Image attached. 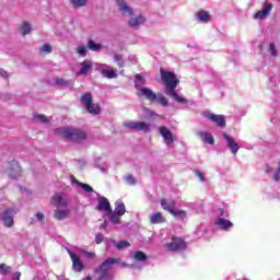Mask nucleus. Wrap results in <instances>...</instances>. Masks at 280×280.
<instances>
[{
  "label": "nucleus",
  "instance_id": "26",
  "mask_svg": "<svg viewBox=\"0 0 280 280\" xmlns=\"http://www.w3.org/2000/svg\"><path fill=\"white\" fill-rule=\"evenodd\" d=\"M88 48L91 49V51H100V49H102V44H97L95 40L90 39L88 42Z\"/></svg>",
  "mask_w": 280,
  "mask_h": 280
},
{
  "label": "nucleus",
  "instance_id": "45",
  "mask_svg": "<svg viewBox=\"0 0 280 280\" xmlns=\"http://www.w3.org/2000/svg\"><path fill=\"white\" fill-rule=\"evenodd\" d=\"M195 174H197V176L201 180V183H205V174L202 172L196 170Z\"/></svg>",
  "mask_w": 280,
  "mask_h": 280
},
{
  "label": "nucleus",
  "instance_id": "2",
  "mask_svg": "<svg viewBox=\"0 0 280 280\" xmlns=\"http://www.w3.org/2000/svg\"><path fill=\"white\" fill-rule=\"evenodd\" d=\"M115 264H121V258H107L105 259L97 269L94 270L95 275H98V279L96 280H113V276H110V268L115 266Z\"/></svg>",
  "mask_w": 280,
  "mask_h": 280
},
{
  "label": "nucleus",
  "instance_id": "49",
  "mask_svg": "<svg viewBox=\"0 0 280 280\" xmlns=\"http://www.w3.org/2000/svg\"><path fill=\"white\" fill-rule=\"evenodd\" d=\"M36 218H37V220H38L39 222H43V221L45 220V214H43V212H38V213L36 214Z\"/></svg>",
  "mask_w": 280,
  "mask_h": 280
},
{
  "label": "nucleus",
  "instance_id": "25",
  "mask_svg": "<svg viewBox=\"0 0 280 280\" xmlns=\"http://www.w3.org/2000/svg\"><path fill=\"white\" fill-rule=\"evenodd\" d=\"M102 75L104 78H107L108 80H113V79L117 78V72L113 69H105L102 71Z\"/></svg>",
  "mask_w": 280,
  "mask_h": 280
},
{
  "label": "nucleus",
  "instance_id": "52",
  "mask_svg": "<svg viewBox=\"0 0 280 280\" xmlns=\"http://www.w3.org/2000/svg\"><path fill=\"white\" fill-rule=\"evenodd\" d=\"M57 84H65V80H62V79L57 80Z\"/></svg>",
  "mask_w": 280,
  "mask_h": 280
},
{
  "label": "nucleus",
  "instance_id": "35",
  "mask_svg": "<svg viewBox=\"0 0 280 280\" xmlns=\"http://www.w3.org/2000/svg\"><path fill=\"white\" fill-rule=\"evenodd\" d=\"M39 51L42 54H51L52 49H51V45L49 44H44L40 48Z\"/></svg>",
  "mask_w": 280,
  "mask_h": 280
},
{
  "label": "nucleus",
  "instance_id": "12",
  "mask_svg": "<svg viewBox=\"0 0 280 280\" xmlns=\"http://www.w3.org/2000/svg\"><path fill=\"white\" fill-rule=\"evenodd\" d=\"M210 121H213V124H217L219 128H225L226 127V118L222 115H215V114H208L206 116Z\"/></svg>",
  "mask_w": 280,
  "mask_h": 280
},
{
  "label": "nucleus",
  "instance_id": "33",
  "mask_svg": "<svg viewBox=\"0 0 280 280\" xmlns=\"http://www.w3.org/2000/svg\"><path fill=\"white\" fill-rule=\"evenodd\" d=\"M10 270H12V267H10L5 264H0V275L5 277V275H10Z\"/></svg>",
  "mask_w": 280,
  "mask_h": 280
},
{
  "label": "nucleus",
  "instance_id": "17",
  "mask_svg": "<svg viewBox=\"0 0 280 280\" xmlns=\"http://www.w3.org/2000/svg\"><path fill=\"white\" fill-rule=\"evenodd\" d=\"M161 207L164 209V211H168V213H172L174 211V208L176 207V201L174 199H161Z\"/></svg>",
  "mask_w": 280,
  "mask_h": 280
},
{
  "label": "nucleus",
  "instance_id": "1",
  "mask_svg": "<svg viewBox=\"0 0 280 280\" xmlns=\"http://www.w3.org/2000/svg\"><path fill=\"white\" fill-rule=\"evenodd\" d=\"M162 83L165 86V93L168 97H173L175 102L178 104H187V98L180 97L178 93H176V88L180 84V80L176 78V74L172 71H165L163 69L160 70Z\"/></svg>",
  "mask_w": 280,
  "mask_h": 280
},
{
  "label": "nucleus",
  "instance_id": "21",
  "mask_svg": "<svg viewBox=\"0 0 280 280\" xmlns=\"http://www.w3.org/2000/svg\"><path fill=\"white\" fill-rule=\"evenodd\" d=\"M81 69L79 72H77V75H84L85 73H89L90 69H93V63L89 60H83L81 63Z\"/></svg>",
  "mask_w": 280,
  "mask_h": 280
},
{
  "label": "nucleus",
  "instance_id": "37",
  "mask_svg": "<svg viewBox=\"0 0 280 280\" xmlns=\"http://www.w3.org/2000/svg\"><path fill=\"white\" fill-rule=\"evenodd\" d=\"M34 119H37V121H40L42 124H47L49 120L47 119V116L43 114H37L34 116Z\"/></svg>",
  "mask_w": 280,
  "mask_h": 280
},
{
  "label": "nucleus",
  "instance_id": "47",
  "mask_svg": "<svg viewBox=\"0 0 280 280\" xmlns=\"http://www.w3.org/2000/svg\"><path fill=\"white\" fill-rule=\"evenodd\" d=\"M85 257H88V259H95L96 255L93 252H85Z\"/></svg>",
  "mask_w": 280,
  "mask_h": 280
},
{
  "label": "nucleus",
  "instance_id": "36",
  "mask_svg": "<svg viewBox=\"0 0 280 280\" xmlns=\"http://www.w3.org/2000/svg\"><path fill=\"white\" fill-rule=\"evenodd\" d=\"M78 185H79V187H82V189H84V191H86V194L93 192V187H91L89 184L78 182Z\"/></svg>",
  "mask_w": 280,
  "mask_h": 280
},
{
  "label": "nucleus",
  "instance_id": "7",
  "mask_svg": "<svg viewBox=\"0 0 280 280\" xmlns=\"http://www.w3.org/2000/svg\"><path fill=\"white\" fill-rule=\"evenodd\" d=\"M124 127L128 130L150 132V124L143 121H126L124 122Z\"/></svg>",
  "mask_w": 280,
  "mask_h": 280
},
{
  "label": "nucleus",
  "instance_id": "41",
  "mask_svg": "<svg viewBox=\"0 0 280 280\" xmlns=\"http://www.w3.org/2000/svg\"><path fill=\"white\" fill-rule=\"evenodd\" d=\"M135 80H136V84H139V82H141V84H145V77L141 74H136Z\"/></svg>",
  "mask_w": 280,
  "mask_h": 280
},
{
  "label": "nucleus",
  "instance_id": "16",
  "mask_svg": "<svg viewBox=\"0 0 280 280\" xmlns=\"http://www.w3.org/2000/svg\"><path fill=\"white\" fill-rule=\"evenodd\" d=\"M270 12H272V4H265L261 11L255 13L254 19H259L261 21L266 19Z\"/></svg>",
  "mask_w": 280,
  "mask_h": 280
},
{
  "label": "nucleus",
  "instance_id": "31",
  "mask_svg": "<svg viewBox=\"0 0 280 280\" xmlns=\"http://www.w3.org/2000/svg\"><path fill=\"white\" fill-rule=\"evenodd\" d=\"M155 102H158V104H161L162 106H167L170 104V101H167V98L163 96V94H158Z\"/></svg>",
  "mask_w": 280,
  "mask_h": 280
},
{
  "label": "nucleus",
  "instance_id": "22",
  "mask_svg": "<svg viewBox=\"0 0 280 280\" xmlns=\"http://www.w3.org/2000/svg\"><path fill=\"white\" fill-rule=\"evenodd\" d=\"M69 210H61V209H57L54 212V218L55 220H65L67 218H69Z\"/></svg>",
  "mask_w": 280,
  "mask_h": 280
},
{
  "label": "nucleus",
  "instance_id": "46",
  "mask_svg": "<svg viewBox=\"0 0 280 280\" xmlns=\"http://www.w3.org/2000/svg\"><path fill=\"white\" fill-rule=\"evenodd\" d=\"M220 217L219 218H229V212H225L224 209H219Z\"/></svg>",
  "mask_w": 280,
  "mask_h": 280
},
{
  "label": "nucleus",
  "instance_id": "3",
  "mask_svg": "<svg viewBox=\"0 0 280 280\" xmlns=\"http://www.w3.org/2000/svg\"><path fill=\"white\" fill-rule=\"evenodd\" d=\"M80 102L81 104H84L90 115H100V113H102V108L100 107V104L93 103V95L91 94V92L83 94L80 97Z\"/></svg>",
  "mask_w": 280,
  "mask_h": 280
},
{
  "label": "nucleus",
  "instance_id": "11",
  "mask_svg": "<svg viewBox=\"0 0 280 280\" xmlns=\"http://www.w3.org/2000/svg\"><path fill=\"white\" fill-rule=\"evenodd\" d=\"M215 226H218L221 231H231L233 229V222L226 220L222 217H219L214 220Z\"/></svg>",
  "mask_w": 280,
  "mask_h": 280
},
{
  "label": "nucleus",
  "instance_id": "34",
  "mask_svg": "<svg viewBox=\"0 0 280 280\" xmlns=\"http://www.w3.org/2000/svg\"><path fill=\"white\" fill-rule=\"evenodd\" d=\"M88 0H71L73 8H84L86 5Z\"/></svg>",
  "mask_w": 280,
  "mask_h": 280
},
{
  "label": "nucleus",
  "instance_id": "20",
  "mask_svg": "<svg viewBox=\"0 0 280 280\" xmlns=\"http://www.w3.org/2000/svg\"><path fill=\"white\" fill-rule=\"evenodd\" d=\"M149 219H150L151 224H163V223H165V218H163L162 212H155V213L151 214Z\"/></svg>",
  "mask_w": 280,
  "mask_h": 280
},
{
  "label": "nucleus",
  "instance_id": "53",
  "mask_svg": "<svg viewBox=\"0 0 280 280\" xmlns=\"http://www.w3.org/2000/svg\"><path fill=\"white\" fill-rule=\"evenodd\" d=\"M278 174H280V162L278 163V171H277Z\"/></svg>",
  "mask_w": 280,
  "mask_h": 280
},
{
  "label": "nucleus",
  "instance_id": "27",
  "mask_svg": "<svg viewBox=\"0 0 280 280\" xmlns=\"http://www.w3.org/2000/svg\"><path fill=\"white\" fill-rule=\"evenodd\" d=\"M171 215H174V218H179L180 220H185V218H187V212L185 210L173 209Z\"/></svg>",
  "mask_w": 280,
  "mask_h": 280
},
{
  "label": "nucleus",
  "instance_id": "18",
  "mask_svg": "<svg viewBox=\"0 0 280 280\" xmlns=\"http://www.w3.org/2000/svg\"><path fill=\"white\" fill-rule=\"evenodd\" d=\"M116 3L122 14H128L129 16H132V9L128 7V4H126V0H116Z\"/></svg>",
  "mask_w": 280,
  "mask_h": 280
},
{
  "label": "nucleus",
  "instance_id": "30",
  "mask_svg": "<svg viewBox=\"0 0 280 280\" xmlns=\"http://www.w3.org/2000/svg\"><path fill=\"white\" fill-rule=\"evenodd\" d=\"M136 261H148V255L141 250L136 252L135 254Z\"/></svg>",
  "mask_w": 280,
  "mask_h": 280
},
{
  "label": "nucleus",
  "instance_id": "29",
  "mask_svg": "<svg viewBox=\"0 0 280 280\" xmlns=\"http://www.w3.org/2000/svg\"><path fill=\"white\" fill-rule=\"evenodd\" d=\"M109 215V220L110 222H113V224H119L121 215L117 214L116 212H114L113 210L110 212H107Z\"/></svg>",
  "mask_w": 280,
  "mask_h": 280
},
{
  "label": "nucleus",
  "instance_id": "23",
  "mask_svg": "<svg viewBox=\"0 0 280 280\" xmlns=\"http://www.w3.org/2000/svg\"><path fill=\"white\" fill-rule=\"evenodd\" d=\"M142 23H145V19L143 15H139L138 18H131L129 20L130 27H137L138 25H142Z\"/></svg>",
  "mask_w": 280,
  "mask_h": 280
},
{
  "label": "nucleus",
  "instance_id": "15",
  "mask_svg": "<svg viewBox=\"0 0 280 280\" xmlns=\"http://www.w3.org/2000/svg\"><path fill=\"white\" fill-rule=\"evenodd\" d=\"M52 205H55V207H67V205H69V201H67V199L65 198V195L62 192H58L52 198Z\"/></svg>",
  "mask_w": 280,
  "mask_h": 280
},
{
  "label": "nucleus",
  "instance_id": "8",
  "mask_svg": "<svg viewBox=\"0 0 280 280\" xmlns=\"http://www.w3.org/2000/svg\"><path fill=\"white\" fill-rule=\"evenodd\" d=\"M67 253L72 261V270H74V272H82V270H84V262L81 261L80 256L69 248Z\"/></svg>",
  "mask_w": 280,
  "mask_h": 280
},
{
  "label": "nucleus",
  "instance_id": "44",
  "mask_svg": "<svg viewBox=\"0 0 280 280\" xmlns=\"http://www.w3.org/2000/svg\"><path fill=\"white\" fill-rule=\"evenodd\" d=\"M95 242L96 244H102V242H104V236L101 233L96 234Z\"/></svg>",
  "mask_w": 280,
  "mask_h": 280
},
{
  "label": "nucleus",
  "instance_id": "38",
  "mask_svg": "<svg viewBox=\"0 0 280 280\" xmlns=\"http://www.w3.org/2000/svg\"><path fill=\"white\" fill-rule=\"evenodd\" d=\"M269 52L271 54V56H273V58H277V56H279L275 43L269 44Z\"/></svg>",
  "mask_w": 280,
  "mask_h": 280
},
{
  "label": "nucleus",
  "instance_id": "54",
  "mask_svg": "<svg viewBox=\"0 0 280 280\" xmlns=\"http://www.w3.org/2000/svg\"><path fill=\"white\" fill-rule=\"evenodd\" d=\"M83 280H92L91 276H88L86 278H84Z\"/></svg>",
  "mask_w": 280,
  "mask_h": 280
},
{
  "label": "nucleus",
  "instance_id": "28",
  "mask_svg": "<svg viewBox=\"0 0 280 280\" xmlns=\"http://www.w3.org/2000/svg\"><path fill=\"white\" fill-rule=\"evenodd\" d=\"M32 32V25L30 23L24 22L21 27V34L22 36H27Z\"/></svg>",
  "mask_w": 280,
  "mask_h": 280
},
{
  "label": "nucleus",
  "instance_id": "42",
  "mask_svg": "<svg viewBox=\"0 0 280 280\" xmlns=\"http://www.w3.org/2000/svg\"><path fill=\"white\" fill-rule=\"evenodd\" d=\"M78 54L84 58L86 56V46H79Z\"/></svg>",
  "mask_w": 280,
  "mask_h": 280
},
{
  "label": "nucleus",
  "instance_id": "48",
  "mask_svg": "<svg viewBox=\"0 0 280 280\" xmlns=\"http://www.w3.org/2000/svg\"><path fill=\"white\" fill-rule=\"evenodd\" d=\"M0 75L1 78H10V75L8 74V71L3 70L2 68H0Z\"/></svg>",
  "mask_w": 280,
  "mask_h": 280
},
{
  "label": "nucleus",
  "instance_id": "10",
  "mask_svg": "<svg viewBox=\"0 0 280 280\" xmlns=\"http://www.w3.org/2000/svg\"><path fill=\"white\" fill-rule=\"evenodd\" d=\"M13 213L14 210L12 208H8L0 217L7 229H12V226H14V218L12 217Z\"/></svg>",
  "mask_w": 280,
  "mask_h": 280
},
{
  "label": "nucleus",
  "instance_id": "39",
  "mask_svg": "<svg viewBox=\"0 0 280 280\" xmlns=\"http://www.w3.org/2000/svg\"><path fill=\"white\" fill-rule=\"evenodd\" d=\"M130 246V243L128 241H120L119 243L116 244V248L121 249V248H128Z\"/></svg>",
  "mask_w": 280,
  "mask_h": 280
},
{
  "label": "nucleus",
  "instance_id": "6",
  "mask_svg": "<svg viewBox=\"0 0 280 280\" xmlns=\"http://www.w3.org/2000/svg\"><path fill=\"white\" fill-rule=\"evenodd\" d=\"M166 248L172 253H178L187 248V243L180 237L173 236L172 242L166 244Z\"/></svg>",
  "mask_w": 280,
  "mask_h": 280
},
{
  "label": "nucleus",
  "instance_id": "24",
  "mask_svg": "<svg viewBox=\"0 0 280 280\" xmlns=\"http://www.w3.org/2000/svg\"><path fill=\"white\" fill-rule=\"evenodd\" d=\"M200 23H209V21H211V15L206 12V11H200L198 14H197Z\"/></svg>",
  "mask_w": 280,
  "mask_h": 280
},
{
  "label": "nucleus",
  "instance_id": "13",
  "mask_svg": "<svg viewBox=\"0 0 280 280\" xmlns=\"http://www.w3.org/2000/svg\"><path fill=\"white\" fill-rule=\"evenodd\" d=\"M97 211L110 212L113 208L110 207V201L106 197H98V205L96 206Z\"/></svg>",
  "mask_w": 280,
  "mask_h": 280
},
{
  "label": "nucleus",
  "instance_id": "32",
  "mask_svg": "<svg viewBox=\"0 0 280 280\" xmlns=\"http://www.w3.org/2000/svg\"><path fill=\"white\" fill-rule=\"evenodd\" d=\"M114 213H117V215H124L126 213V205L124 203H118L115 208Z\"/></svg>",
  "mask_w": 280,
  "mask_h": 280
},
{
  "label": "nucleus",
  "instance_id": "4",
  "mask_svg": "<svg viewBox=\"0 0 280 280\" xmlns=\"http://www.w3.org/2000/svg\"><path fill=\"white\" fill-rule=\"evenodd\" d=\"M61 135L63 139L69 141H84L88 137L86 131L75 128L65 129Z\"/></svg>",
  "mask_w": 280,
  "mask_h": 280
},
{
  "label": "nucleus",
  "instance_id": "5",
  "mask_svg": "<svg viewBox=\"0 0 280 280\" xmlns=\"http://www.w3.org/2000/svg\"><path fill=\"white\" fill-rule=\"evenodd\" d=\"M135 89H137L138 97H145L148 102H156V93L149 88H141L139 83H135Z\"/></svg>",
  "mask_w": 280,
  "mask_h": 280
},
{
  "label": "nucleus",
  "instance_id": "40",
  "mask_svg": "<svg viewBox=\"0 0 280 280\" xmlns=\"http://www.w3.org/2000/svg\"><path fill=\"white\" fill-rule=\"evenodd\" d=\"M114 60H116V62H118V67H124V56L115 55Z\"/></svg>",
  "mask_w": 280,
  "mask_h": 280
},
{
  "label": "nucleus",
  "instance_id": "9",
  "mask_svg": "<svg viewBox=\"0 0 280 280\" xmlns=\"http://www.w3.org/2000/svg\"><path fill=\"white\" fill-rule=\"evenodd\" d=\"M158 131L161 135V137L164 139V143L166 145H172V142L174 141V133H172V131L165 126H160L158 128Z\"/></svg>",
  "mask_w": 280,
  "mask_h": 280
},
{
  "label": "nucleus",
  "instance_id": "43",
  "mask_svg": "<svg viewBox=\"0 0 280 280\" xmlns=\"http://www.w3.org/2000/svg\"><path fill=\"white\" fill-rule=\"evenodd\" d=\"M126 180H127V183H129V185L137 184V179H135V177L132 175H127Z\"/></svg>",
  "mask_w": 280,
  "mask_h": 280
},
{
  "label": "nucleus",
  "instance_id": "51",
  "mask_svg": "<svg viewBox=\"0 0 280 280\" xmlns=\"http://www.w3.org/2000/svg\"><path fill=\"white\" fill-rule=\"evenodd\" d=\"M273 180H276V183H279L280 176H279V173H278V172L275 173V175H273Z\"/></svg>",
  "mask_w": 280,
  "mask_h": 280
},
{
  "label": "nucleus",
  "instance_id": "14",
  "mask_svg": "<svg viewBox=\"0 0 280 280\" xmlns=\"http://www.w3.org/2000/svg\"><path fill=\"white\" fill-rule=\"evenodd\" d=\"M223 139L228 141V148H230L232 154H237L240 152V144L235 142V139L231 138V136H228L225 132L223 133Z\"/></svg>",
  "mask_w": 280,
  "mask_h": 280
},
{
  "label": "nucleus",
  "instance_id": "50",
  "mask_svg": "<svg viewBox=\"0 0 280 280\" xmlns=\"http://www.w3.org/2000/svg\"><path fill=\"white\" fill-rule=\"evenodd\" d=\"M13 280H21V272L16 271L15 273L12 275Z\"/></svg>",
  "mask_w": 280,
  "mask_h": 280
},
{
  "label": "nucleus",
  "instance_id": "19",
  "mask_svg": "<svg viewBox=\"0 0 280 280\" xmlns=\"http://www.w3.org/2000/svg\"><path fill=\"white\" fill-rule=\"evenodd\" d=\"M198 136L203 143H209V145H213V143H215L213 136L207 131H200Z\"/></svg>",
  "mask_w": 280,
  "mask_h": 280
}]
</instances>
